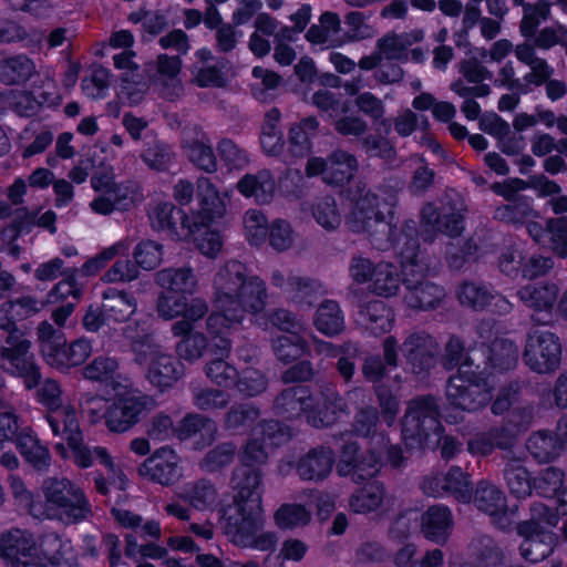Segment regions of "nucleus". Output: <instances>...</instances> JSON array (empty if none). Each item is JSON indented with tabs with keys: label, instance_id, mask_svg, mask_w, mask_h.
I'll return each mask as SVG.
<instances>
[{
	"label": "nucleus",
	"instance_id": "1",
	"mask_svg": "<svg viewBox=\"0 0 567 567\" xmlns=\"http://www.w3.org/2000/svg\"><path fill=\"white\" fill-rule=\"evenodd\" d=\"M210 301L215 307L206 319L210 351L215 355L229 357L230 334L243 324L246 315L261 313L268 302L265 280L248 272L239 260H228L215 272L212 280Z\"/></svg>",
	"mask_w": 567,
	"mask_h": 567
},
{
	"label": "nucleus",
	"instance_id": "2",
	"mask_svg": "<svg viewBox=\"0 0 567 567\" xmlns=\"http://www.w3.org/2000/svg\"><path fill=\"white\" fill-rule=\"evenodd\" d=\"M0 554L11 567H78L70 545L54 533L37 542L28 530L11 529L1 537Z\"/></svg>",
	"mask_w": 567,
	"mask_h": 567
},
{
	"label": "nucleus",
	"instance_id": "3",
	"mask_svg": "<svg viewBox=\"0 0 567 567\" xmlns=\"http://www.w3.org/2000/svg\"><path fill=\"white\" fill-rule=\"evenodd\" d=\"M43 499L33 508L34 518L64 526L92 519L93 506L84 488L65 476L45 477L40 486Z\"/></svg>",
	"mask_w": 567,
	"mask_h": 567
},
{
	"label": "nucleus",
	"instance_id": "4",
	"mask_svg": "<svg viewBox=\"0 0 567 567\" xmlns=\"http://www.w3.org/2000/svg\"><path fill=\"white\" fill-rule=\"evenodd\" d=\"M352 206L346 216V225L352 233L364 234L379 250H386L394 244L393 213L383 214L379 196L359 182L350 190Z\"/></svg>",
	"mask_w": 567,
	"mask_h": 567
},
{
	"label": "nucleus",
	"instance_id": "5",
	"mask_svg": "<svg viewBox=\"0 0 567 567\" xmlns=\"http://www.w3.org/2000/svg\"><path fill=\"white\" fill-rule=\"evenodd\" d=\"M494 385L475 363L473 357H466L457 372L446 383L447 403L464 412H476L486 406L493 398Z\"/></svg>",
	"mask_w": 567,
	"mask_h": 567
},
{
	"label": "nucleus",
	"instance_id": "6",
	"mask_svg": "<svg viewBox=\"0 0 567 567\" xmlns=\"http://www.w3.org/2000/svg\"><path fill=\"white\" fill-rule=\"evenodd\" d=\"M442 431L440 409L434 396L421 395L408 402L402 420V437L406 447L423 449L432 437H440Z\"/></svg>",
	"mask_w": 567,
	"mask_h": 567
},
{
	"label": "nucleus",
	"instance_id": "7",
	"mask_svg": "<svg viewBox=\"0 0 567 567\" xmlns=\"http://www.w3.org/2000/svg\"><path fill=\"white\" fill-rule=\"evenodd\" d=\"M261 483L262 474L257 468L241 466L234 471L231 485L235 494L233 505L224 513L225 522L264 513Z\"/></svg>",
	"mask_w": 567,
	"mask_h": 567
},
{
	"label": "nucleus",
	"instance_id": "8",
	"mask_svg": "<svg viewBox=\"0 0 567 567\" xmlns=\"http://www.w3.org/2000/svg\"><path fill=\"white\" fill-rule=\"evenodd\" d=\"M30 348L31 342L22 331H12L0 339V360L8 364L9 373L23 379L27 390L35 389L41 378Z\"/></svg>",
	"mask_w": 567,
	"mask_h": 567
},
{
	"label": "nucleus",
	"instance_id": "9",
	"mask_svg": "<svg viewBox=\"0 0 567 567\" xmlns=\"http://www.w3.org/2000/svg\"><path fill=\"white\" fill-rule=\"evenodd\" d=\"M525 364L535 373H554L561 362V343L558 336L548 330L533 329L526 336L523 350Z\"/></svg>",
	"mask_w": 567,
	"mask_h": 567
},
{
	"label": "nucleus",
	"instance_id": "10",
	"mask_svg": "<svg viewBox=\"0 0 567 567\" xmlns=\"http://www.w3.org/2000/svg\"><path fill=\"white\" fill-rule=\"evenodd\" d=\"M264 513L231 518L225 522V533L230 542L241 548H252L260 551L275 550L278 537L275 532L262 530Z\"/></svg>",
	"mask_w": 567,
	"mask_h": 567
},
{
	"label": "nucleus",
	"instance_id": "11",
	"mask_svg": "<svg viewBox=\"0 0 567 567\" xmlns=\"http://www.w3.org/2000/svg\"><path fill=\"white\" fill-rule=\"evenodd\" d=\"M115 392L116 396L106 410V427L114 433H124L138 423L150 399L133 385Z\"/></svg>",
	"mask_w": 567,
	"mask_h": 567
},
{
	"label": "nucleus",
	"instance_id": "12",
	"mask_svg": "<svg viewBox=\"0 0 567 567\" xmlns=\"http://www.w3.org/2000/svg\"><path fill=\"white\" fill-rule=\"evenodd\" d=\"M357 157L343 150H336L327 158L311 157L306 165V174L321 175L324 183L342 186L348 183L358 171Z\"/></svg>",
	"mask_w": 567,
	"mask_h": 567
},
{
	"label": "nucleus",
	"instance_id": "13",
	"mask_svg": "<svg viewBox=\"0 0 567 567\" xmlns=\"http://www.w3.org/2000/svg\"><path fill=\"white\" fill-rule=\"evenodd\" d=\"M350 408L344 396L336 388L324 386L316 395L311 394L308 423L317 429L328 427L348 416Z\"/></svg>",
	"mask_w": 567,
	"mask_h": 567
},
{
	"label": "nucleus",
	"instance_id": "14",
	"mask_svg": "<svg viewBox=\"0 0 567 567\" xmlns=\"http://www.w3.org/2000/svg\"><path fill=\"white\" fill-rule=\"evenodd\" d=\"M404 288L425 281L430 268L427 257L420 250L416 237L403 233L396 240Z\"/></svg>",
	"mask_w": 567,
	"mask_h": 567
},
{
	"label": "nucleus",
	"instance_id": "15",
	"mask_svg": "<svg viewBox=\"0 0 567 567\" xmlns=\"http://www.w3.org/2000/svg\"><path fill=\"white\" fill-rule=\"evenodd\" d=\"M472 501L478 511L491 517L497 528H509L512 522L506 496L495 484L486 480L477 482L474 493L472 492Z\"/></svg>",
	"mask_w": 567,
	"mask_h": 567
},
{
	"label": "nucleus",
	"instance_id": "16",
	"mask_svg": "<svg viewBox=\"0 0 567 567\" xmlns=\"http://www.w3.org/2000/svg\"><path fill=\"white\" fill-rule=\"evenodd\" d=\"M408 365L414 374L429 371L440 353L436 340L424 331L412 332L401 346Z\"/></svg>",
	"mask_w": 567,
	"mask_h": 567
},
{
	"label": "nucleus",
	"instance_id": "17",
	"mask_svg": "<svg viewBox=\"0 0 567 567\" xmlns=\"http://www.w3.org/2000/svg\"><path fill=\"white\" fill-rule=\"evenodd\" d=\"M420 223L425 241L432 243L439 234H444L449 237H457L464 229L463 216L457 212L439 210L432 204L426 203L420 214Z\"/></svg>",
	"mask_w": 567,
	"mask_h": 567
},
{
	"label": "nucleus",
	"instance_id": "18",
	"mask_svg": "<svg viewBox=\"0 0 567 567\" xmlns=\"http://www.w3.org/2000/svg\"><path fill=\"white\" fill-rule=\"evenodd\" d=\"M140 185L132 181L121 182L118 186L97 195L90 208L99 215L107 216L114 212H127L143 200Z\"/></svg>",
	"mask_w": 567,
	"mask_h": 567
},
{
	"label": "nucleus",
	"instance_id": "19",
	"mask_svg": "<svg viewBox=\"0 0 567 567\" xmlns=\"http://www.w3.org/2000/svg\"><path fill=\"white\" fill-rule=\"evenodd\" d=\"M516 530L524 538L519 546V553L525 560L538 563L553 553L557 537L553 532L539 526L538 523L520 522Z\"/></svg>",
	"mask_w": 567,
	"mask_h": 567
},
{
	"label": "nucleus",
	"instance_id": "20",
	"mask_svg": "<svg viewBox=\"0 0 567 567\" xmlns=\"http://www.w3.org/2000/svg\"><path fill=\"white\" fill-rule=\"evenodd\" d=\"M148 218L154 229L166 231L178 240L188 239L195 234L190 217L183 210L176 209L173 203H156L150 209Z\"/></svg>",
	"mask_w": 567,
	"mask_h": 567
},
{
	"label": "nucleus",
	"instance_id": "21",
	"mask_svg": "<svg viewBox=\"0 0 567 567\" xmlns=\"http://www.w3.org/2000/svg\"><path fill=\"white\" fill-rule=\"evenodd\" d=\"M179 457L168 446L156 450L138 467V474L148 481L169 486L181 477Z\"/></svg>",
	"mask_w": 567,
	"mask_h": 567
},
{
	"label": "nucleus",
	"instance_id": "22",
	"mask_svg": "<svg viewBox=\"0 0 567 567\" xmlns=\"http://www.w3.org/2000/svg\"><path fill=\"white\" fill-rule=\"evenodd\" d=\"M181 146L186 157L197 168L209 174L217 171V158L212 141L200 126H188L184 131Z\"/></svg>",
	"mask_w": 567,
	"mask_h": 567
},
{
	"label": "nucleus",
	"instance_id": "23",
	"mask_svg": "<svg viewBox=\"0 0 567 567\" xmlns=\"http://www.w3.org/2000/svg\"><path fill=\"white\" fill-rule=\"evenodd\" d=\"M196 196L199 208L193 212L190 223L195 230H199V225L206 226L214 219L223 217L226 212V202L207 177H199L196 181Z\"/></svg>",
	"mask_w": 567,
	"mask_h": 567
},
{
	"label": "nucleus",
	"instance_id": "24",
	"mask_svg": "<svg viewBox=\"0 0 567 567\" xmlns=\"http://www.w3.org/2000/svg\"><path fill=\"white\" fill-rule=\"evenodd\" d=\"M82 377L92 382L109 384L114 391L132 388V381L120 372L118 359L110 354L95 357L82 369Z\"/></svg>",
	"mask_w": 567,
	"mask_h": 567
},
{
	"label": "nucleus",
	"instance_id": "25",
	"mask_svg": "<svg viewBox=\"0 0 567 567\" xmlns=\"http://www.w3.org/2000/svg\"><path fill=\"white\" fill-rule=\"evenodd\" d=\"M334 463L336 454L332 449L317 446L301 455L295 468L302 481L317 483L324 481L331 474Z\"/></svg>",
	"mask_w": 567,
	"mask_h": 567
},
{
	"label": "nucleus",
	"instance_id": "26",
	"mask_svg": "<svg viewBox=\"0 0 567 567\" xmlns=\"http://www.w3.org/2000/svg\"><path fill=\"white\" fill-rule=\"evenodd\" d=\"M155 282L165 291L178 296H193L199 290V279L188 265L166 267L155 274Z\"/></svg>",
	"mask_w": 567,
	"mask_h": 567
},
{
	"label": "nucleus",
	"instance_id": "27",
	"mask_svg": "<svg viewBox=\"0 0 567 567\" xmlns=\"http://www.w3.org/2000/svg\"><path fill=\"white\" fill-rule=\"evenodd\" d=\"M261 429V439L252 437L241 446L239 460L244 467L255 468L267 463L269 457V447L275 445V432L278 430V423L275 421H265L259 424Z\"/></svg>",
	"mask_w": 567,
	"mask_h": 567
},
{
	"label": "nucleus",
	"instance_id": "28",
	"mask_svg": "<svg viewBox=\"0 0 567 567\" xmlns=\"http://www.w3.org/2000/svg\"><path fill=\"white\" fill-rule=\"evenodd\" d=\"M453 525L452 512L445 505H433L421 516V532L425 538L436 544L446 543Z\"/></svg>",
	"mask_w": 567,
	"mask_h": 567
},
{
	"label": "nucleus",
	"instance_id": "29",
	"mask_svg": "<svg viewBox=\"0 0 567 567\" xmlns=\"http://www.w3.org/2000/svg\"><path fill=\"white\" fill-rule=\"evenodd\" d=\"M514 54L516 59L528 66L529 71L524 75V83L529 90V86H542L555 73L554 68L537 54L535 48L524 42L515 45Z\"/></svg>",
	"mask_w": 567,
	"mask_h": 567
},
{
	"label": "nucleus",
	"instance_id": "30",
	"mask_svg": "<svg viewBox=\"0 0 567 567\" xmlns=\"http://www.w3.org/2000/svg\"><path fill=\"white\" fill-rule=\"evenodd\" d=\"M320 123L315 116H307L290 125L288 131V152L292 157L303 158L312 151L313 140L318 136Z\"/></svg>",
	"mask_w": 567,
	"mask_h": 567
},
{
	"label": "nucleus",
	"instance_id": "31",
	"mask_svg": "<svg viewBox=\"0 0 567 567\" xmlns=\"http://www.w3.org/2000/svg\"><path fill=\"white\" fill-rule=\"evenodd\" d=\"M311 405V393L308 388L298 385L285 389L274 401V411L286 419H295L302 413L308 417Z\"/></svg>",
	"mask_w": 567,
	"mask_h": 567
},
{
	"label": "nucleus",
	"instance_id": "32",
	"mask_svg": "<svg viewBox=\"0 0 567 567\" xmlns=\"http://www.w3.org/2000/svg\"><path fill=\"white\" fill-rule=\"evenodd\" d=\"M183 375V364L167 352L151 361L145 372L150 383L161 390L172 386Z\"/></svg>",
	"mask_w": 567,
	"mask_h": 567
},
{
	"label": "nucleus",
	"instance_id": "33",
	"mask_svg": "<svg viewBox=\"0 0 567 567\" xmlns=\"http://www.w3.org/2000/svg\"><path fill=\"white\" fill-rule=\"evenodd\" d=\"M237 189L243 196L254 198L258 204H268L274 198L276 182L269 169H260L244 175L237 183Z\"/></svg>",
	"mask_w": 567,
	"mask_h": 567
},
{
	"label": "nucleus",
	"instance_id": "34",
	"mask_svg": "<svg viewBox=\"0 0 567 567\" xmlns=\"http://www.w3.org/2000/svg\"><path fill=\"white\" fill-rule=\"evenodd\" d=\"M559 289L553 282H535L523 286L517 291L518 299L535 312H550L557 302Z\"/></svg>",
	"mask_w": 567,
	"mask_h": 567
},
{
	"label": "nucleus",
	"instance_id": "35",
	"mask_svg": "<svg viewBox=\"0 0 567 567\" xmlns=\"http://www.w3.org/2000/svg\"><path fill=\"white\" fill-rule=\"evenodd\" d=\"M403 296L404 303L414 310L426 311L441 305L445 298L443 287L430 281H421L413 286H408Z\"/></svg>",
	"mask_w": 567,
	"mask_h": 567
},
{
	"label": "nucleus",
	"instance_id": "36",
	"mask_svg": "<svg viewBox=\"0 0 567 567\" xmlns=\"http://www.w3.org/2000/svg\"><path fill=\"white\" fill-rule=\"evenodd\" d=\"M485 358V368L494 371H507L518 363V347L508 339H495L489 346L481 350Z\"/></svg>",
	"mask_w": 567,
	"mask_h": 567
},
{
	"label": "nucleus",
	"instance_id": "37",
	"mask_svg": "<svg viewBox=\"0 0 567 567\" xmlns=\"http://www.w3.org/2000/svg\"><path fill=\"white\" fill-rule=\"evenodd\" d=\"M504 477L511 494L517 498H526L532 494L534 480L532 481L528 471L523 465V457L514 452L505 456Z\"/></svg>",
	"mask_w": 567,
	"mask_h": 567
},
{
	"label": "nucleus",
	"instance_id": "38",
	"mask_svg": "<svg viewBox=\"0 0 567 567\" xmlns=\"http://www.w3.org/2000/svg\"><path fill=\"white\" fill-rule=\"evenodd\" d=\"M68 445L72 451L74 464L79 467L87 468L92 466L94 458H96L107 471L114 475L118 473V477L122 478V471L114 464L112 456L105 447H90L85 445L82 434L69 442Z\"/></svg>",
	"mask_w": 567,
	"mask_h": 567
},
{
	"label": "nucleus",
	"instance_id": "39",
	"mask_svg": "<svg viewBox=\"0 0 567 567\" xmlns=\"http://www.w3.org/2000/svg\"><path fill=\"white\" fill-rule=\"evenodd\" d=\"M471 560L461 563L472 564L473 567H497L504 564V553L498 544L487 535L477 536L468 545Z\"/></svg>",
	"mask_w": 567,
	"mask_h": 567
},
{
	"label": "nucleus",
	"instance_id": "40",
	"mask_svg": "<svg viewBox=\"0 0 567 567\" xmlns=\"http://www.w3.org/2000/svg\"><path fill=\"white\" fill-rule=\"evenodd\" d=\"M37 74V65L27 54H16L0 59V82L7 85L27 83Z\"/></svg>",
	"mask_w": 567,
	"mask_h": 567
},
{
	"label": "nucleus",
	"instance_id": "41",
	"mask_svg": "<svg viewBox=\"0 0 567 567\" xmlns=\"http://www.w3.org/2000/svg\"><path fill=\"white\" fill-rule=\"evenodd\" d=\"M17 449L24 461L40 473H47L51 466L52 456L47 445L28 433L22 432L17 436Z\"/></svg>",
	"mask_w": 567,
	"mask_h": 567
},
{
	"label": "nucleus",
	"instance_id": "42",
	"mask_svg": "<svg viewBox=\"0 0 567 567\" xmlns=\"http://www.w3.org/2000/svg\"><path fill=\"white\" fill-rule=\"evenodd\" d=\"M102 307L109 322L121 323L131 318L137 303L132 295L111 288L103 292Z\"/></svg>",
	"mask_w": 567,
	"mask_h": 567
},
{
	"label": "nucleus",
	"instance_id": "43",
	"mask_svg": "<svg viewBox=\"0 0 567 567\" xmlns=\"http://www.w3.org/2000/svg\"><path fill=\"white\" fill-rule=\"evenodd\" d=\"M45 421L52 434L56 437L64 439L66 443L82 434L76 412L74 408L70 405H62L48 411Z\"/></svg>",
	"mask_w": 567,
	"mask_h": 567
},
{
	"label": "nucleus",
	"instance_id": "44",
	"mask_svg": "<svg viewBox=\"0 0 567 567\" xmlns=\"http://www.w3.org/2000/svg\"><path fill=\"white\" fill-rule=\"evenodd\" d=\"M359 313L364 328L374 336L386 333L392 329L394 313L381 300L367 302Z\"/></svg>",
	"mask_w": 567,
	"mask_h": 567
},
{
	"label": "nucleus",
	"instance_id": "45",
	"mask_svg": "<svg viewBox=\"0 0 567 567\" xmlns=\"http://www.w3.org/2000/svg\"><path fill=\"white\" fill-rule=\"evenodd\" d=\"M177 495L197 511L213 508L218 501L217 488L205 478L184 484Z\"/></svg>",
	"mask_w": 567,
	"mask_h": 567
},
{
	"label": "nucleus",
	"instance_id": "46",
	"mask_svg": "<svg viewBox=\"0 0 567 567\" xmlns=\"http://www.w3.org/2000/svg\"><path fill=\"white\" fill-rule=\"evenodd\" d=\"M561 3L567 7V0H537L524 6L519 31L526 39L534 37L539 25L551 16V7Z\"/></svg>",
	"mask_w": 567,
	"mask_h": 567
},
{
	"label": "nucleus",
	"instance_id": "47",
	"mask_svg": "<svg viewBox=\"0 0 567 567\" xmlns=\"http://www.w3.org/2000/svg\"><path fill=\"white\" fill-rule=\"evenodd\" d=\"M92 342L86 338L76 339L70 344H66L64 341L62 346L54 351L49 363L58 369L78 367L85 362L92 354Z\"/></svg>",
	"mask_w": 567,
	"mask_h": 567
},
{
	"label": "nucleus",
	"instance_id": "48",
	"mask_svg": "<svg viewBox=\"0 0 567 567\" xmlns=\"http://www.w3.org/2000/svg\"><path fill=\"white\" fill-rule=\"evenodd\" d=\"M401 282L396 266L390 261H380L375 264L369 288L373 293L389 298L399 292Z\"/></svg>",
	"mask_w": 567,
	"mask_h": 567
},
{
	"label": "nucleus",
	"instance_id": "49",
	"mask_svg": "<svg viewBox=\"0 0 567 567\" xmlns=\"http://www.w3.org/2000/svg\"><path fill=\"white\" fill-rule=\"evenodd\" d=\"M279 121V110L271 109L267 112L261 125L260 145L264 153L268 156L277 157L281 155L285 150L282 133L278 127Z\"/></svg>",
	"mask_w": 567,
	"mask_h": 567
},
{
	"label": "nucleus",
	"instance_id": "50",
	"mask_svg": "<svg viewBox=\"0 0 567 567\" xmlns=\"http://www.w3.org/2000/svg\"><path fill=\"white\" fill-rule=\"evenodd\" d=\"M313 324L327 337H334L344 329V316L339 303L334 300L323 301L317 309Z\"/></svg>",
	"mask_w": 567,
	"mask_h": 567
},
{
	"label": "nucleus",
	"instance_id": "51",
	"mask_svg": "<svg viewBox=\"0 0 567 567\" xmlns=\"http://www.w3.org/2000/svg\"><path fill=\"white\" fill-rule=\"evenodd\" d=\"M259 416V409L251 403L234 404L224 415V429L243 434L258 421Z\"/></svg>",
	"mask_w": 567,
	"mask_h": 567
},
{
	"label": "nucleus",
	"instance_id": "52",
	"mask_svg": "<svg viewBox=\"0 0 567 567\" xmlns=\"http://www.w3.org/2000/svg\"><path fill=\"white\" fill-rule=\"evenodd\" d=\"M216 432V423L212 419L197 413L187 414L176 427V436L179 440H187L200 434L207 444L215 440Z\"/></svg>",
	"mask_w": 567,
	"mask_h": 567
},
{
	"label": "nucleus",
	"instance_id": "53",
	"mask_svg": "<svg viewBox=\"0 0 567 567\" xmlns=\"http://www.w3.org/2000/svg\"><path fill=\"white\" fill-rule=\"evenodd\" d=\"M526 447L538 463L551 462L561 454L559 443L554 439L553 433L546 430L532 433L526 442Z\"/></svg>",
	"mask_w": 567,
	"mask_h": 567
},
{
	"label": "nucleus",
	"instance_id": "54",
	"mask_svg": "<svg viewBox=\"0 0 567 567\" xmlns=\"http://www.w3.org/2000/svg\"><path fill=\"white\" fill-rule=\"evenodd\" d=\"M509 439L505 427H491L488 431L477 433L467 442V449L472 454L488 455L496 447L507 449Z\"/></svg>",
	"mask_w": 567,
	"mask_h": 567
},
{
	"label": "nucleus",
	"instance_id": "55",
	"mask_svg": "<svg viewBox=\"0 0 567 567\" xmlns=\"http://www.w3.org/2000/svg\"><path fill=\"white\" fill-rule=\"evenodd\" d=\"M384 495L383 485L373 482L355 491L350 497L349 506L357 514H368L381 506Z\"/></svg>",
	"mask_w": 567,
	"mask_h": 567
},
{
	"label": "nucleus",
	"instance_id": "56",
	"mask_svg": "<svg viewBox=\"0 0 567 567\" xmlns=\"http://www.w3.org/2000/svg\"><path fill=\"white\" fill-rule=\"evenodd\" d=\"M272 350L278 360L288 363L309 353V343L301 332H293L274 338Z\"/></svg>",
	"mask_w": 567,
	"mask_h": 567
},
{
	"label": "nucleus",
	"instance_id": "57",
	"mask_svg": "<svg viewBox=\"0 0 567 567\" xmlns=\"http://www.w3.org/2000/svg\"><path fill=\"white\" fill-rule=\"evenodd\" d=\"M340 29L341 21L339 16L334 12L327 11L320 16L318 24H312L308 29L306 39L313 44L332 47Z\"/></svg>",
	"mask_w": 567,
	"mask_h": 567
},
{
	"label": "nucleus",
	"instance_id": "58",
	"mask_svg": "<svg viewBox=\"0 0 567 567\" xmlns=\"http://www.w3.org/2000/svg\"><path fill=\"white\" fill-rule=\"evenodd\" d=\"M184 306L182 319L172 324V333L175 337L192 332L195 323L202 320L209 309L208 302L202 297L186 299Z\"/></svg>",
	"mask_w": 567,
	"mask_h": 567
},
{
	"label": "nucleus",
	"instance_id": "59",
	"mask_svg": "<svg viewBox=\"0 0 567 567\" xmlns=\"http://www.w3.org/2000/svg\"><path fill=\"white\" fill-rule=\"evenodd\" d=\"M130 327L125 329V336L131 340L130 348L134 354V362L138 365H145L162 355L165 351L162 346L156 342L154 337L150 333H144L136 337L128 334Z\"/></svg>",
	"mask_w": 567,
	"mask_h": 567
},
{
	"label": "nucleus",
	"instance_id": "60",
	"mask_svg": "<svg viewBox=\"0 0 567 567\" xmlns=\"http://www.w3.org/2000/svg\"><path fill=\"white\" fill-rule=\"evenodd\" d=\"M375 132H378V128ZM386 135L385 133L384 135L365 133L359 141L360 146L369 157H378L386 163H393L398 157V152L394 144Z\"/></svg>",
	"mask_w": 567,
	"mask_h": 567
},
{
	"label": "nucleus",
	"instance_id": "61",
	"mask_svg": "<svg viewBox=\"0 0 567 567\" xmlns=\"http://www.w3.org/2000/svg\"><path fill=\"white\" fill-rule=\"evenodd\" d=\"M141 158L148 168L164 172L171 166L174 159V152L165 142L153 140L145 144Z\"/></svg>",
	"mask_w": 567,
	"mask_h": 567
},
{
	"label": "nucleus",
	"instance_id": "62",
	"mask_svg": "<svg viewBox=\"0 0 567 567\" xmlns=\"http://www.w3.org/2000/svg\"><path fill=\"white\" fill-rule=\"evenodd\" d=\"M354 104L358 110L370 117L378 125V127H383L385 134L390 133V122L384 117L385 105L380 97L371 92H363L355 96Z\"/></svg>",
	"mask_w": 567,
	"mask_h": 567
},
{
	"label": "nucleus",
	"instance_id": "63",
	"mask_svg": "<svg viewBox=\"0 0 567 567\" xmlns=\"http://www.w3.org/2000/svg\"><path fill=\"white\" fill-rule=\"evenodd\" d=\"M311 213L316 221L327 230H334L341 224V214L334 197L324 195L312 204Z\"/></svg>",
	"mask_w": 567,
	"mask_h": 567
},
{
	"label": "nucleus",
	"instance_id": "64",
	"mask_svg": "<svg viewBox=\"0 0 567 567\" xmlns=\"http://www.w3.org/2000/svg\"><path fill=\"white\" fill-rule=\"evenodd\" d=\"M445 494L456 498L458 502L467 504L472 501V482L467 473L458 466H452L445 473Z\"/></svg>",
	"mask_w": 567,
	"mask_h": 567
}]
</instances>
